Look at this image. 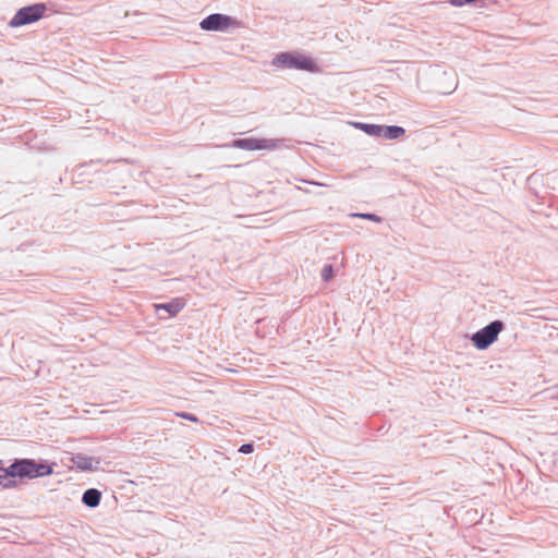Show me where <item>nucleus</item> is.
I'll return each instance as SVG.
<instances>
[{"label":"nucleus","instance_id":"f257e3e1","mask_svg":"<svg viewBox=\"0 0 558 558\" xmlns=\"http://www.w3.org/2000/svg\"><path fill=\"white\" fill-rule=\"evenodd\" d=\"M54 465V462H48L47 460L16 458L9 466L2 469V476H9L11 480L15 477L34 480L51 475Z\"/></svg>","mask_w":558,"mask_h":558},{"label":"nucleus","instance_id":"f03ea898","mask_svg":"<svg viewBox=\"0 0 558 558\" xmlns=\"http://www.w3.org/2000/svg\"><path fill=\"white\" fill-rule=\"evenodd\" d=\"M272 65L282 69H294L316 73L319 71L317 63L308 56L300 52H280L272 59Z\"/></svg>","mask_w":558,"mask_h":558},{"label":"nucleus","instance_id":"7ed1b4c3","mask_svg":"<svg viewBox=\"0 0 558 558\" xmlns=\"http://www.w3.org/2000/svg\"><path fill=\"white\" fill-rule=\"evenodd\" d=\"M505 329V323L496 319L490 322L485 327L474 332L471 337V341L474 347L478 350H486L497 339L498 335Z\"/></svg>","mask_w":558,"mask_h":558},{"label":"nucleus","instance_id":"20e7f679","mask_svg":"<svg viewBox=\"0 0 558 558\" xmlns=\"http://www.w3.org/2000/svg\"><path fill=\"white\" fill-rule=\"evenodd\" d=\"M46 10L47 5L43 2L23 7L16 11L9 25L11 27H20L37 22L44 16Z\"/></svg>","mask_w":558,"mask_h":558},{"label":"nucleus","instance_id":"39448f33","mask_svg":"<svg viewBox=\"0 0 558 558\" xmlns=\"http://www.w3.org/2000/svg\"><path fill=\"white\" fill-rule=\"evenodd\" d=\"M278 140L267 138H238L232 142V147L244 150L275 149L278 147Z\"/></svg>","mask_w":558,"mask_h":558},{"label":"nucleus","instance_id":"423d86ee","mask_svg":"<svg viewBox=\"0 0 558 558\" xmlns=\"http://www.w3.org/2000/svg\"><path fill=\"white\" fill-rule=\"evenodd\" d=\"M233 22V19L229 15L213 13L203 19L199 23V26L203 31L221 32L231 26Z\"/></svg>","mask_w":558,"mask_h":558},{"label":"nucleus","instance_id":"0eeeda50","mask_svg":"<svg viewBox=\"0 0 558 558\" xmlns=\"http://www.w3.org/2000/svg\"><path fill=\"white\" fill-rule=\"evenodd\" d=\"M71 460L78 470L93 471L97 469V466L94 465V458L83 453L74 454Z\"/></svg>","mask_w":558,"mask_h":558},{"label":"nucleus","instance_id":"6e6552de","mask_svg":"<svg viewBox=\"0 0 558 558\" xmlns=\"http://www.w3.org/2000/svg\"><path fill=\"white\" fill-rule=\"evenodd\" d=\"M101 493L96 488H88L83 493L82 502L89 508H95L100 504Z\"/></svg>","mask_w":558,"mask_h":558},{"label":"nucleus","instance_id":"1a4fd4ad","mask_svg":"<svg viewBox=\"0 0 558 558\" xmlns=\"http://www.w3.org/2000/svg\"><path fill=\"white\" fill-rule=\"evenodd\" d=\"M184 307L182 299H173L168 303H161L156 305V310L166 311L170 316H175Z\"/></svg>","mask_w":558,"mask_h":558},{"label":"nucleus","instance_id":"9d476101","mask_svg":"<svg viewBox=\"0 0 558 558\" xmlns=\"http://www.w3.org/2000/svg\"><path fill=\"white\" fill-rule=\"evenodd\" d=\"M353 126L363 131L365 134L369 136L381 138L383 125L380 124L354 122Z\"/></svg>","mask_w":558,"mask_h":558},{"label":"nucleus","instance_id":"9b49d317","mask_svg":"<svg viewBox=\"0 0 558 558\" xmlns=\"http://www.w3.org/2000/svg\"><path fill=\"white\" fill-rule=\"evenodd\" d=\"M405 134V130L399 125H383L381 138L397 140Z\"/></svg>","mask_w":558,"mask_h":558},{"label":"nucleus","instance_id":"f8f14e48","mask_svg":"<svg viewBox=\"0 0 558 558\" xmlns=\"http://www.w3.org/2000/svg\"><path fill=\"white\" fill-rule=\"evenodd\" d=\"M2 469L0 468V486L5 489L15 487L16 481L9 478V476H2Z\"/></svg>","mask_w":558,"mask_h":558},{"label":"nucleus","instance_id":"ddd939ff","mask_svg":"<svg viewBox=\"0 0 558 558\" xmlns=\"http://www.w3.org/2000/svg\"><path fill=\"white\" fill-rule=\"evenodd\" d=\"M352 217H357V218H362V219H366V220H371V221H375V222H381V217L375 215V214H371V213H354L351 215Z\"/></svg>","mask_w":558,"mask_h":558},{"label":"nucleus","instance_id":"4468645a","mask_svg":"<svg viewBox=\"0 0 558 558\" xmlns=\"http://www.w3.org/2000/svg\"><path fill=\"white\" fill-rule=\"evenodd\" d=\"M333 277V267L331 264H327L322 269V279L324 281H329Z\"/></svg>","mask_w":558,"mask_h":558},{"label":"nucleus","instance_id":"2eb2a0df","mask_svg":"<svg viewBox=\"0 0 558 558\" xmlns=\"http://www.w3.org/2000/svg\"><path fill=\"white\" fill-rule=\"evenodd\" d=\"M175 415L179 417H182L184 420H187L190 422H195V423L198 422V417L189 412H178V413H175Z\"/></svg>","mask_w":558,"mask_h":558},{"label":"nucleus","instance_id":"dca6fc26","mask_svg":"<svg viewBox=\"0 0 558 558\" xmlns=\"http://www.w3.org/2000/svg\"><path fill=\"white\" fill-rule=\"evenodd\" d=\"M253 451H254V445L252 442L243 444L239 448V452L244 453V454L252 453Z\"/></svg>","mask_w":558,"mask_h":558},{"label":"nucleus","instance_id":"f3484780","mask_svg":"<svg viewBox=\"0 0 558 558\" xmlns=\"http://www.w3.org/2000/svg\"><path fill=\"white\" fill-rule=\"evenodd\" d=\"M476 1L477 0H449V3L453 7H463L465 4H470Z\"/></svg>","mask_w":558,"mask_h":558}]
</instances>
